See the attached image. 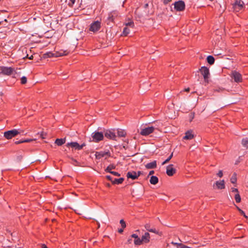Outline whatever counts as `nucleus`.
Masks as SVG:
<instances>
[{"label": "nucleus", "instance_id": "nucleus-33", "mask_svg": "<svg viewBox=\"0 0 248 248\" xmlns=\"http://www.w3.org/2000/svg\"><path fill=\"white\" fill-rule=\"evenodd\" d=\"M206 60L207 62H214L215 61V59L212 56H208Z\"/></svg>", "mask_w": 248, "mask_h": 248}, {"label": "nucleus", "instance_id": "nucleus-35", "mask_svg": "<svg viewBox=\"0 0 248 248\" xmlns=\"http://www.w3.org/2000/svg\"><path fill=\"white\" fill-rule=\"evenodd\" d=\"M27 78L25 76L22 77L21 78V83L22 84H25L27 83Z\"/></svg>", "mask_w": 248, "mask_h": 248}, {"label": "nucleus", "instance_id": "nucleus-64", "mask_svg": "<svg viewBox=\"0 0 248 248\" xmlns=\"http://www.w3.org/2000/svg\"><path fill=\"white\" fill-rule=\"evenodd\" d=\"M97 223H98V227H100V224H99V223L98 222H97Z\"/></svg>", "mask_w": 248, "mask_h": 248}, {"label": "nucleus", "instance_id": "nucleus-18", "mask_svg": "<svg viewBox=\"0 0 248 248\" xmlns=\"http://www.w3.org/2000/svg\"><path fill=\"white\" fill-rule=\"evenodd\" d=\"M117 16V14L115 12H111L108 14V24H109V22H113L114 18Z\"/></svg>", "mask_w": 248, "mask_h": 248}, {"label": "nucleus", "instance_id": "nucleus-48", "mask_svg": "<svg viewBox=\"0 0 248 248\" xmlns=\"http://www.w3.org/2000/svg\"><path fill=\"white\" fill-rule=\"evenodd\" d=\"M71 3H69V5L70 6H72V5L75 3V0H69Z\"/></svg>", "mask_w": 248, "mask_h": 248}, {"label": "nucleus", "instance_id": "nucleus-21", "mask_svg": "<svg viewBox=\"0 0 248 248\" xmlns=\"http://www.w3.org/2000/svg\"><path fill=\"white\" fill-rule=\"evenodd\" d=\"M194 138V135L192 133L191 131H187L185 136L184 137V139L185 140H191Z\"/></svg>", "mask_w": 248, "mask_h": 248}, {"label": "nucleus", "instance_id": "nucleus-28", "mask_svg": "<svg viewBox=\"0 0 248 248\" xmlns=\"http://www.w3.org/2000/svg\"><path fill=\"white\" fill-rule=\"evenodd\" d=\"M115 168V166L113 165H109L105 170L107 172L110 173L112 171H111L112 169H114Z\"/></svg>", "mask_w": 248, "mask_h": 248}, {"label": "nucleus", "instance_id": "nucleus-51", "mask_svg": "<svg viewBox=\"0 0 248 248\" xmlns=\"http://www.w3.org/2000/svg\"><path fill=\"white\" fill-rule=\"evenodd\" d=\"M22 156H18L17 157V159L19 161H20L22 160Z\"/></svg>", "mask_w": 248, "mask_h": 248}, {"label": "nucleus", "instance_id": "nucleus-36", "mask_svg": "<svg viewBox=\"0 0 248 248\" xmlns=\"http://www.w3.org/2000/svg\"><path fill=\"white\" fill-rule=\"evenodd\" d=\"M120 223L123 228H125L126 227V224L123 219H121L120 221Z\"/></svg>", "mask_w": 248, "mask_h": 248}, {"label": "nucleus", "instance_id": "nucleus-49", "mask_svg": "<svg viewBox=\"0 0 248 248\" xmlns=\"http://www.w3.org/2000/svg\"><path fill=\"white\" fill-rule=\"evenodd\" d=\"M131 237H132V238H135V239H137V238H138V237H138V235H137V234H132Z\"/></svg>", "mask_w": 248, "mask_h": 248}, {"label": "nucleus", "instance_id": "nucleus-26", "mask_svg": "<svg viewBox=\"0 0 248 248\" xmlns=\"http://www.w3.org/2000/svg\"><path fill=\"white\" fill-rule=\"evenodd\" d=\"M117 134L119 137H124L126 135V132L122 129H118L117 130Z\"/></svg>", "mask_w": 248, "mask_h": 248}, {"label": "nucleus", "instance_id": "nucleus-61", "mask_svg": "<svg viewBox=\"0 0 248 248\" xmlns=\"http://www.w3.org/2000/svg\"><path fill=\"white\" fill-rule=\"evenodd\" d=\"M32 57H33V56H31L30 58H29V59L31 60Z\"/></svg>", "mask_w": 248, "mask_h": 248}, {"label": "nucleus", "instance_id": "nucleus-22", "mask_svg": "<svg viewBox=\"0 0 248 248\" xmlns=\"http://www.w3.org/2000/svg\"><path fill=\"white\" fill-rule=\"evenodd\" d=\"M66 141L65 138L57 139L56 140L55 143L58 146H61L65 143Z\"/></svg>", "mask_w": 248, "mask_h": 248}, {"label": "nucleus", "instance_id": "nucleus-15", "mask_svg": "<svg viewBox=\"0 0 248 248\" xmlns=\"http://www.w3.org/2000/svg\"><path fill=\"white\" fill-rule=\"evenodd\" d=\"M150 227L151 225L150 223H146L144 225V228L147 231L156 234H158L159 232L157 231H156L155 229H151Z\"/></svg>", "mask_w": 248, "mask_h": 248}, {"label": "nucleus", "instance_id": "nucleus-43", "mask_svg": "<svg viewBox=\"0 0 248 248\" xmlns=\"http://www.w3.org/2000/svg\"><path fill=\"white\" fill-rule=\"evenodd\" d=\"M217 175L219 177H222L223 176V172L222 170L219 171V172L217 173Z\"/></svg>", "mask_w": 248, "mask_h": 248}, {"label": "nucleus", "instance_id": "nucleus-14", "mask_svg": "<svg viewBox=\"0 0 248 248\" xmlns=\"http://www.w3.org/2000/svg\"><path fill=\"white\" fill-rule=\"evenodd\" d=\"M66 146L68 147L71 146L78 150H81V147H79V144L77 142H71L67 143Z\"/></svg>", "mask_w": 248, "mask_h": 248}, {"label": "nucleus", "instance_id": "nucleus-42", "mask_svg": "<svg viewBox=\"0 0 248 248\" xmlns=\"http://www.w3.org/2000/svg\"><path fill=\"white\" fill-rule=\"evenodd\" d=\"M106 178L109 181H111V182L112 183L113 179L111 176L107 175L106 176Z\"/></svg>", "mask_w": 248, "mask_h": 248}, {"label": "nucleus", "instance_id": "nucleus-29", "mask_svg": "<svg viewBox=\"0 0 248 248\" xmlns=\"http://www.w3.org/2000/svg\"><path fill=\"white\" fill-rule=\"evenodd\" d=\"M142 243V242L141 241V239L139 237H138V238L135 239L134 240V244L136 245H140Z\"/></svg>", "mask_w": 248, "mask_h": 248}, {"label": "nucleus", "instance_id": "nucleus-62", "mask_svg": "<svg viewBox=\"0 0 248 248\" xmlns=\"http://www.w3.org/2000/svg\"><path fill=\"white\" fill-rule=\"evenodd\" d=\"M75 212L78 214H80L79 213H78L77 210H75Z\"/></svg>", "mask_w": 248, "mask_h": 248}, {"label": "nucleus", "instance_id": "nucleus-45", "mask_svg": "<svg viewBox=\"0 0 248 248\" xmlns=\"http://www.w3.org/2000/svg\"><path fill=\"white\" fill-rule=\"evenodd\" d=\"M164 4H167L170 2L171 0H161Z\"/></svg>", "mask_w": 248, "mask_h": 248}, {"label": "nucleus", "instance_id": "nucleus-16", "mask_svg": "<svg viewBox=\"0 0 248 248\" xmlns=\"http://www.w3.org/2000/svg\"><path fill=\"white\" fill-rule=\"evenodd\" d=\"M150 235L148 232H145L141 237V241L142 243H147L150 241Z\"/></svg>", "mask_w": 248, "mask_h": 248}, {"label": "nucleus", "instance_id": "nucleus-10", "mask_svg": "<svg viewBox=\"0 0 248 248\" xmlns=\"http://www.w3.org/2000/svg\"><path fill=\"white\" fill-rule=\"evenodd\" d=\"M244 2L241 0H236L233 5V7L236 11H238L243 7Z\"/></svg>", "mask_w": 248, "mask_h": 248}, {"label": "nucleus", "instance_id": "nucleus-38", "mask_svg": "<svg viewBox=\"0 0 248 248\" xmlns=\"http://www.w3.org/2000/svg\"><path fill=\"white\" fill-rule=\"evenodd\" d=\"M16 131L18 132V134H24V131L22 129H16Z\"/></svg>", "mask_w": 248, "mask_h": 248}, {"label": "nucleus", "instance_id": "nucleus-30", "mask_svg": "<svg viewBox=\"0 0 248 248\" xmlns=\"http://www.w3.org/2000/svg\"><path fill=\"white\" fill-rule=\"evenodd\" d=\"M173 156V153H171V155L169 156V157L168 158H167V159H166L162 163V165H164L166 164H167V163H168L170 160L171 159L172 157Z\"/></svg>", "mask_w": 248, "mask_h": 248}, {"label": "nucleus", "instance_id": "nucleus-56", "mask_svg": "<svg viewBox=\"0 0 248 248\" xmlns=\"http://www.w3.org/2000/svg\"><path fill=\"white\" fill-rule=\"evenodd\" d=\"M189 91H190V88H186L185 89V91L187 92H189Z\"/></svg>", "mask_w": 248, "mask_h": 248}, {"label": "nucleus", "instance_id": "nucleus-40", "mask_svg": "<svg viewBox=\"0 0 248 248\" xmlns=\"http://www.w3.org/2000/svg\"><path fill=\"white\" fill-rule=\"evenodd\" d=\"M236 208L240 212V214L243 215H244V212L240 208H239L238 206H236Z\"/></svg>", "mask_w": 248, "mask_h": 248}, {"label": "nucleus", "instance_id": "nucleus-58", "mask_svg": "<svg viewBox=\"0 0 248 248\" xmlns=\"http://www.w3.org/2000/svg\"><path fill=\"white\" fill-rule=\"evenodd\" d=\"M243 216L246 218H248V217L246 215L245 213H244V215H243Z\"/></svg>", "mask_w": 248, "mask_h": 248}, {"label": "nucleus", "instance_id": "nucleus-31", "mask_svg": "<svg viewBox=\"0 0 248 248\" xmlns=\"http://www.w3.org/2000/svg\"><path fill=\"white\" fill-rule=\"evenodd\" d=\"M130 32V30L127 27H125L124 29L123 33L124 35L126 36Z\"/></svg>", "mask_w": 248, "mask_h": 248}, {"label": "nucleus", "instance_id": "nucleus-39", "mask_svg": "<svg viewBox=\"0 0 248 248\" xmlns=\"http://www.w3.org/2000/svg\"><path fill=\"white\" fill-rule=\"evenodd\" d=\"M72 159L74 161V163H73V165L75 166H79V163L76 160L74 159L73 158H72Z\"/></svg>", "mask_w": 248, "mask_h": 248}, {"label": "nucleus", "instance_id": "nucleus-23", "mask_svg": "<svg viewBox=\"0 0 248 248\" xmlns=\"http://www.w3.org/2000/svg\"><path fill=\"white\" fill-rule=\"evenodd\" d=\"M158 182V179L156 176H152L150 180V182L151 184L155 185Z\"/></svg>", "mask_w": 248, "mask_h": 248}, {"label": "nucleus", "instance_id": "nucleus-44", "mask_svg": "<svg viewBox=\"0 0 248 248\" xmlns=\"http://www.w3.org/2000/svg\"><path fill=\"white\" fill-rule=\"evenodd\" d=\"M110 173L113 174L114 175H115V176H119L120 175V174L119 173H118V172H115V171H111L110 172Z\"/></svg>", "mask_w": 248, "mask_h": 248}, {"label": "nucleus", "instance_id": "nucleus-54", "mask_svg": "<svg viewBox=\"0 0 248 248\" xmlns=\"http://www.w3.org/2000/svg\"><path fill=\"white\" fill-rule=\"evenodd\" d=\"M124 228H122V229H120L118 230V232H120V233H122L123 232V229Z\"/></svg>", "mask_w": 248, "mask_h": 248}, {"label": "nucleus", "instance_id": "nucleus-13", "mask_svg": "<svg viewBox=\"0 0 248 248\" xmlns=\"http://www.w3.org/2000/svg\"><path fill=\"white\" fill-rule=\"evenodd\" d=\"M104 135L106 138L112 140H115L116 137V135L114 133L108 130L104 132Z\"/></svg>", "mask_w": 248, "mask_h": 248}, {"label": "nucleus", "instance_id": "nucleus-1", "mask_svg": "<svg viewBox=\"0 0 248 248\" xmlns=\"http://www.w3.org/2000/svg\"><path fill=\"white\" fill-rule=\"evenodd\" d=\"M230 76L235 82L239 83L242 81V77L241 74L235 70H233L231 72Z\"/></svg>", "mask_w": 248, "mask_h": 248}, {"label": "nucleus", "instance_id": "nucleus-25", "mask_svg": "<svg viewBox=\"0 0 248 248\" xmlns=\"http://www.w3.org/2000/svg\"><path fill=\"white\" fill-rule=\"evenodd\" d=\"M124 179L123 178H121L119 179H113L112 184H120L123 183L124 181Z\"/></svg>", "mask_w": 248, "mask_h": 248}, {"label": "nucleus", "instance_id": "nucleus-60", "mask_svg": "<svg viewBox=\"0 0 248 248\" xmlns=\"http://www.w3.org/2000/svg\"><path fill=\"white\" fill-rule=\"evenodd\" d=\"M226 59H227V60H232V61L233 60L232 59H230V58H226Z\"/></svg>", "mask_w": 248, "mask_h": 248}, {"label": "nucleus", "instance_id": "nucleus-5", "mask_svg": "<svg viewBox=\"0 0 248 248\" xmlns=\"http://www.w3.org/2000/svg\"><path fill=\"white\" fill-rule=\"evenodd\" d=\"M92 137L93 138V141L97 142L103 139L104 135L101 132H94L92 133Z\"/></svg>", "mask_w": 248, "mask_h": 248}, {"label": "nucleus", "instance_id": "nucleus-6", "mask_svg": "<svg viewBox=\"0 0 248 248\" xmlns=\"http://www.w3.org/2000/svg\"><path fill=\"white\" fill-rule=\"evenodd\" d=\"M155 129H157L155 126H149L141 129L140 134L142 136H147L153 132Z\"/></svg>", "mask_w": 248, "mask_h": 248}, {"label": "nucleus", "instance_id": "nucleus-52", "mask_svg": "<svg viewBox=\"0 0 248 248\" xmlns=\"http://www.w3.org/2000/svg\"><path fill=\"white\" fill-rule=\"evenodd\" d=\"M141 171H139L138 172H136V175H137V178L141 174Z\"/></svg>", "mask_w": 248, "mask_h": 248}, {"label": "nucleus", "instance_id": "nucleus-17", "mask_svg": "<svg viewBox=\"0 0 248 248\" xmlns=\"http://www.w3.org/2000/svg\"><path fill=\"white\" fill-rule=\"evenodd\" d=\"M126 176L128 178H131L132 180L137 179V175H136V172L134 171H129L127 173Z\"/></svg>", "mask_w": 248, "mask_h": 248}, {"label": "nucleus", "instance_id": "nucleus-27", "mask_svg": "<svg viewBox=\"0 0 248 248\" xmlns=\"http://www.w3.org/2000/svg\"><path fill=\"white\" fill-rule=\"evenodd\" d=\"M237 181L236 174L234 173L231 178V182L232 184H235Z\"/></svg>", "mask_w": 248, "mask_h": 248}, {"label": "nucleus", "instance_id": "nucleus-46", "mask_svg": "<svg viewBox=\"0 0 248 248\" xmlns=\"http://www.w3.org/2000/svg\"><path fill=\"white\" fill-rule=\"evenodd\" d=\"M39 134H40V137L42 139H45V138H46V134H44V133H40Z\"/></svg>", "mask_w": 248, "mask_h": 248}, {"label": "nucleus", "instance_id": "nucleus-12", "mask_svg": "<svg viewBox=\"0 0 248 248\" xmlns=\"http://www.w3.org/2000/svg\"><path fill=\"white\" fill-rule=\"evenodd\" d=\"M215 185L216 186L218 189H222L225 188V182L224 180L217 181L213 185L214 187L215 186Z\"/></svg>", "mask_w": 248, "mask_h": 248}, {"label": "nucleus", "instance_id": "nucleus-47", "mask_svg": "<svg viewBox=\"0 0 248 248\" xmlns=\"http://www.w3.org/2000/svg\"><path fill=\"white\" fill-rule=\"evenodd\" d=\"M22 143H24V140H18V141H16L15 142V144H18Z\"/></svg>", "mask_w": 248, "mask_h": 248}, {"label": "nucleus", "instance_id": "nucleus-19", "mask_svg": "<svg viewBox=\"0 0 248 248\" xmlns=\"http://www.w3.org/2000/svg\"><path fill=\"white\" fill-rule=\"evenodd\" d=\"M145 167L148 169L155 168L156 167V161H154L152 162L147 163L145 165Z\"/></svg>", "mask_w": 248, "mask_h": 248}, {"label": "nucleus", "instance_id": "nucleus-53", "mask_svg": "<svg viewBox=\"0 0 248 248\" xmlns=\"http://www.w3.org/2000/svg\"><path fill=\"white\" fill-rule=\"evenodd\" d=\"M154 170H151L150 172H149V175H152L154 173Z\"/></svg>", "mask_w": 248, "mask_h": 248}, {"label": "nucleus", "instance_id": "nucleus-4", "mask_svg": "<svg viewBox=\"0 0 248 248\" xmlns=\"http://www.w3.org/2000/svg\"><path fill=\"white\" fill-rule=\"evenodd\" d=\"M174 9L177 11H183L185 9V3L183 0H179L173 4Z\"/></svg>", "mask_w": 248, "mask_h": 248}, {"label": "nucleus", "instance_id": "nucleus-11", "mask_svg": "<svg viewBox=\"0 0 248 248\" xmlns=\"http://www.w3.org/2000/svg\"><path fill=\"white\" fill-rule=\"evenodd\" d=\"M106 155L110 156V153L109 151H100L96 152L95 153V156L97 159H100L101 158L104 157Z\"/></svg>", "mask_w": 248, "mask_h": 248}, {"label": "nucleus", "instance_id": "nucleus-55", "mask_svg": "<svg viewBox=\"0 0 248 248\" xmlns=\"http://www.w3.org/2000/svg\"><path fill=\"white\" fill-rule=\"evenodd\" d=\"M85 146V144L84 143L83 144H82L81 145H79V147H81V149H82V148Z\"/></svg>", "mask_w": 248, "mask_h": 248}, {"label": "nucleus", "instance_id": "nucleus-24", "mask_svg": "<svg viewBox=\"0 0 248 248\" xmlns=\"http://www.w3.org/2000/svg\"><path fill=\"white\" fill-rule=\"evenodd\" d=\"M241 144L243 147L248 148V138H245L242 139L241 140Z\"/></svg>", "mask_w": 248, "mask_h": 248}, {"label": "nucleus", "instance_id": "nucleus-20", "mask_svg": "<svg viewBox=\"0 0 248 248\" xmlns=\"http://www.w3.org/2000/svg\"><path fill=\"white\" fill-rule=\"evenodd\" d=\"M66 55L65 54H64V52H63L62 53H47L45 55L46 56V57L47 56L48 57H58V56H62V55Z\"/></svg>", "mask_w": 248, "mask_h": 248}, {"label": "nucleus", "instance_id": "nucleus-9", "mask_svg": "<svg viewBox=\"0 0 248 248\" xmlns=\"http://www.w3.org/2000/svg\"><path fill=\"white\" fill-rule=\"evenodd\" d=\"M176 170L173 168L172 164H170L167 167L166 173L169 176H172L176 173Z\"/></svg>", "mask_w": 248, "mask_h": 248}, {"label": "nucleus", "instance_id": "nucleus-37", "mask_svg": "<svg viewBox=\"0 0 248 248\" xmlns=\"http://www.w3.org/2000/svg\"><path fill=\"white\" fill-rule=\"evenodd\" d=\"M126 26L133 27L134 26V23L132 21L129 22L126 24Z\"/></svg>", "mask_w": 248, "mask_h": 248}, {"label": "nucleus", "instance_id": "nucleus-41", "mask_svg": "<svg viewBox=\"0 0 248 248\" xmlns=\"http://www.w3.org/2000/svg\"><path fill=\"white\" fill-rule=\"evenodd\" d=\"M33 140H35V139H27V140H24V142H31L32 141H33Z\"/></svg>", "mask_w": 248, "mask_h": 248}, {"label": "nucleus", "instance_id": "nucleus-63", "mask_svg": "<svg viewBox=\"0 0 248 248\" xmlns=\"http://www.w3.org/2000/svg\"><path fill=\"white\" fill-rule=\"evenodd\" d=\"M148 6V4H146L145 5V7H147Z\"/></svg>", "mask_w": 248, "mask_h": 248}, {"label": "nucleus", "instance_id": "nucleus-7", "mask_svg": "<svg viewBox=\"0 0 248 248\" xmlns=\"http://www.w3.org/2000/svg\"><path fill=\"white\" fill-rule=\"evenodd\" d=\"M101 28V22L99 21H96L93 22L90 27V31L95 32L98 31Z\"/></svg>", "mask_w": 248, "mask_h": 248}, {"label": "nucleus", "instance_id": "nucleus-34", "mask_svg": "<svg viewBox=\"0 0 248 248\" xmlns=\"http://www.w3.org/2000/svg\"><path fill=\"white\" fill-rule=\"evenodd\" d=\"M176 244H177L178 245L177 248H192L190 247H189V246H186V245H183L182 244H177V243H176Z\"/></svg>", "mask_w": 248, "mask_h": 248}, {"label": "nucleus", "instance_id": "nucleus-32", "mask_svg": "<svg viewBox=\"0 0 248 248\" xmlns=\"http://www.w3.org/2000/svg\"><path fill=\"white\" fill-rule=\"evenodd\" d=\"M234 198L236 202L239 203L241 202V197L238 193L235 194Z\"/></svg>", "mask_w": 248, "mask_h": 248}, {"label": "nucleus", "instance_id": "nucleus-8", "mask_svg": "<svg viewBox=\"0 0 248 248\" xmlns=\"http://www.w3.org/2000/svg\"><path fill=\"white\" fill-rule=\"evenodd\" d=\"M1 70L2 74L6 75H11L15 72L14 69L12 67H2Z\"/></svg>", "mask_w": 248, "mask_h": 248}, {"label": "nucleus", "instance_id": "nucleus-57", "mask_svg": "<svg viewBox=\"0 0 248 248\" xmlns=\"http://www.w3.org/2000/svg\"><path fill=\"white\" fill-rule=\"evenodd\" d=\"M42 248H47V247L45 245H42Z\"/></svg>", "mask_w": 248, "mask_h": 248}, {"label": "nucleus", "instance_id": "nucleus-2", "mask_svg": "<svg viewBox=\"0 0 248 248\" xmlns=\"http://www.w3.org/2000/svg\"><path fill=\"white\" fill-rule=\"evenodd\" d=\"M17 135L18 132L16 131V129L5 131L4 133V137L8 140L11 139L13 137L16 136Z\"/></svg>", "mask_w": 248, "mask_h": 248}, {"label": "nucleus", "instance_id": "nucleus-59", "mask_svg": "<svg viewBox=\"0 0 248 248\" xmlns=\"http://www.w3.org/2000/svg\"><path fill=\"white\" fill-rule=\"evenodd\" d=\"M215 53L216 55H218L220 54V53H218V52H215Z\"/></svg>", "mask_w": 248, "mask_h": 248}, {"label": "nucleus", "instance_id": "nucleus-50", "mask_svg": "<svg viewBox=\"0 0 248 248\" xmlns=\"http://www.w3.org/2000/svg\"><path fill=\"white\" fill-rule=\"evenodd\" d=\"M232 192H238V189L237 188H232Z\"/></svg>", "mask_w": 248, "mask_h": 248}, {"label": "nucleus", "instance_id": "nucleus-3", "mask_svg": "<svg viewBox=\"0 0 248 248\" xmlns=\"http://www.w3.org/2000/svg\"><path fill=\"white\" fill-rule=\"evenodd\" d=\"M200 71L203 77L204 81L206 82H208V78H209V76H210V72H209V69L205 66H202L200 69Z\"/></svg>", "mask_w": 248, "mask_h": 248}]
</instances>
